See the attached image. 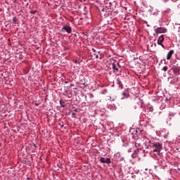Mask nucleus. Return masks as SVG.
<instances>
[{
	"label": "nucleus",
	"mask_w": 180,
	"mask_h": 180,
	"mask_svg": "<svg viewBox=\"0 0 180 180\" xmlns=\"http://www.w3.org/2000/svg\"><path fill=\"white\" fill-rule=\"evenodd\" d=\"M146 143H149L150 147L151 153H153L154 155H160L161 150H162V145L160 142H154V139H148Z\"/></svg>",
	"instance_id": "obj_1"
},
{
	"label": "nucleus",
	"mask_w": 180,
	"mask_h": 180,
	"mask_svg": "<svg viewBox=\"0 0 180 180\" xmlns=\"http://www.w3.org/2000/svg\"><path fill=\"white\" fill-rule=\"evenodd\" d=\"M141 154H144L143 150L137 149L134 152V153H132L131 157L132 158H140L141 157Z\"/></svg>",
	"instance_id": "obj_2"
},
{
	"label": "nucleus",
	"mask_w": 180,
	"mask_h": 180,
	"mask_svg": "<svg viewBox=\"0 0 180 180\" xmlns=\"http://www.w3.org/2000/svg\"><path fill=\"white\" fill-rule=\"evenodd\" d=\"M67 32V33H72V29L70 25H65L63 27L61 32Z\"/></svg>",
	"instance_id": "obj_3"
},
{
	"label": "nucleus",
	"mask_w": 180,
	"mask_h": 180,
	"mask_svg": "<svg viewBox=\"0 0 180 180\" xmlns=\"http://www.w3.org/2000/svg\"><path fill=\"white\" fill-rule=\"evenodd\" d=\"M155 33H167V28L165 27H157L155 29Z\"/></svg>",
	"instance_id": "obj_4"
},
{
	"label": "nucleus",
	"mask_w": 180,
	"mask_h": 180,
	"mask_svg": "<svg viewBox=\"0 0 180 180\" xmlns=\"http://www.w3.org/2000/svg\"><path fill=\"white\" fill-rule=\"evenodd\" d=\"M100 162L103 164H110V162H112V161H110V158H101Z\"/></svg>",
	"instance_id": "obj_5"
},
{
	"label": "nucleus",
	"mask_w": 180,
	"mask_h": 180,
	"mask_svg": "<svg viewBox=\"0 0 180 180\" xmlns=\"http://www.w3.org/2000/svg\"><path fill=\"white\" fill-rule=\"evenodd\" d=\"M112 70L114 72H119V63H112Z\"/></svg>",
	"instance_id": "obj_6"
},
{
	"label": "nucleus",
	"mask_w": 180,
	"mask_h": 180,
	"mask_svg": "<svg viewBox=\"0 0 180 180\" xmlns=\"http://www.w3.org/2000/svg\"><path fill=\"white\" fill-rule=\"evenodd\" d=\"M122 96H124V98H129V96H130L129 90H127V89L124 90L122 92Z\"/></svg>",
	"instance_id": "obj_7"
},
{
	"label": "nucleus",
	"mask_w": 180,
	"mask_h": 180,
	"mask_svg": "<svg viewBox=\"0 0 180 180\" xmlns=\"http://www.w3.org/2000/svg\"><path fill=\"white\" fill-rule=\"evenodd\" d=\"M173 54H174V50L169 51L167 55V60H171Z\"/></svg>",
	"instance_id": "obj_8"
},
{
	"label": "nucleus",
	"mask_w": 180,
	"mask_h": 180,
	"mask_svg": "<svg viewBox=\"0 0 180 180\" xmlns=\"http://www.w3.org/2000/svg\"><path fill=\"white\" fill-rule=\"evenodd\" d=\"M165 40L164 35H161L158 39V44H161V43H163Z\"/></svg>",
	"instance_id": "obj_9"
},
{
	"label": "nucleus",
	"mask_w": 180,
	"mask_h": 180,
	"mask_svg": "<svg viewBox=\"0 0 180 180\" xmlns=\"http://www.w3.org/2000/svg\"><path fill=\"white\" fill-rule=\"evenodd\" d=\"M174 151H175V153H176L178 157L180 158V147L174 148Z\"/></svg>",
	"instance_id": "obj_10"
},
{
	"label": "nucleus",
	"mask_w": 180,
	"mask_h": 180,
	"mask_svg": "<svg viewBox=\"0 0 180 180\" xmlns=\"http://www.w3.org/2000/svg\"><path fill=\"white\" fill-rule=\"evenodd\" d=\"M59 103H60V105L61 108H65V101H63L60 100L59 101Z\"/></svg>",
	"instance_id": "obj_11"
},
{
	"label": "nucleus",
	"mask_w": 180,
	"mask_h": 180,
	"mask_svg": "<svg viewBox=\"0 0 180 180\" xmlns=\"http://www.w3.org/2000/svg\"><path fill=\"white\" fill-rule=\"evenodd\" d=\"M135 103H136V105H135V109H137V108L141 107V105L140 104V103H139V101H135Z\"/></svg>",
	"instance_id": "obj_12"
},
{
	"label": "nucleus",
	"mask_w": 180,
	"mask_h": 180,
	"mask_svg": "<svg viewBox=\"0 0 180 180\" xmlns=\"http://www.w3.org/2000/svg\"><path fill=\"white\" fill-rule=\"evenodd\" d=\"M163 13H171V8H167L163 11Z\"/></svg>",
	"instance_id": "obj_13"
},
{
	"label": "nucleus",
	"mask_w": 180,
	"mask_h": 180,
	"mask_svg": "<svg viewBox=\"0 0 180 180\" xmlns=\"http://www.w3.org/2000/svg\"><path fill=\"white\" fill-rule=\"evenodd\" d=\"M108 109H110V110H112L115 109V105L108 104Z\"/></svg>",
	"instance_id": "obj_14"
},
{
	"label": "nucleus",
	"mask_w": 180,
	"mask_h": 180,
	"mask_svg": "<svg viewBox=\"0 0 180 180\" xmlns=\"http://www.w3.org/2000/svg\"><path fill=\"white\" fill-rule=\"evenodd\" d=\"M169 134V132H167L165 134H161V136L164 137V139H167L168 137Z\"/></svg>",
	"instance_id": "obj_15"
},
{
	"label": "nucleus",
	"mask_w": 180,
	"mask_h": 180,
	"mask_svg": "<svg viewBox=\"0 0 180 180\" xmlns=\"http://www.w3.org/2000/svg\"><path fill=\"white\" fill-rule=\"evenodd\" d=\"M168 70V66H165L163 67V68L162 69V71H164L165 72H167V70Z\"/></svg>",
	"instance_id": "obj_16"
},
{
	"label": "nucleus",
	"mask_w": 180,
	"mask_h": 180,
	"mask_svg": "<svg viewBox=\"0 0 180 180\" xmlns=\"http://www.w3.org/2000/svg\"><path fill=\"white\" fill-rule=\"evenodd\" d=\"M169 117L172 116V117H174L175 116V113H174V112H169Z\"/></svg>",
	"instance_id": "obj_17"
},
{
	"label": "nucleus",
	"mask_w": 180,
	"mask_h": 180,
	"mask_svg": "<svg viewBox=\"0 0 180 180\" xmlns=\"http://www.w3.org/2000/svg\"><path fill=\"white\" fill-rule=\"evenodd\" d=\"M36 11H30V13H31V15H34V13H36Z\"/></svg>",
	"instance_id": "obj_18"
},
{
	"label": "nucleus",
	"mask_w": 180,
	"mask_h": 180,
	"mask_svg": "<svg viewBox=\"0 0 180 180\" xmlns=\"http://www.w3.org/2000/svg\"><path fill=\"white\" fill-rule=\"evenodd\" d=\"M148 110L149 112H153V110H154V108L153 107H149Z\"/></svg>",
	"instance_id": "obj_19"
},
{
	"label": "nucleus",
	"mask_w": 180,
	"mask_h": 180,
	"mask_svg": "<svg viewBox=\"0 0 180 180\" xmlns=\"http://www.w3.org/2000/svg\"><path fill=\"white\" fill-rule=\"evenodd\" d=\"M18 19H16V17H13V22H17Z\"/></svg>",
	"instance_id": "obj_20"
},
{
	"label": "nucleus",
	"mask_w": 180,
	"mask_h": 180,
	"mask_svg": "<svg viewBox=\"0 0 180 180\" xmlns=\"http://www.w3.org/2000/svg\"><path fill=\"white\" fill-rule=\"evenodd\" d=\"M159 46H161V47H162V49H165V46H164V44H162V43H161V44H159Z\"/></svg>",
	"instance_id": "obj_21"
},
{
	"label": "nucleus",
	"mask_w": 180,
	"mask_h": 180,
	"mask_svg": "<svg viewBox=\"0 0 180 180\" xmlns=\"http://www.w3.org/2000/svg\"><path fill=\"white\" fill-rule=\"evenodd\" d=\"M19 58H20V60H23V56H22V55H20V56H19Z\"/></svg>",
	"instance_id": "obj_22"
},
{
	"label": "nucleus",
	"mask_w": 180,
	"mask_h": 180,
	"mask_svg": "<svg viewBox=\"0 0 180 180\" xmlns=\"http://www.w3.org/2000/svg\"><path fill=\"white\" fill-rule=\"evenodd\" d=\"M75 116H76V114H75V112H72V117H75Z\"/></svg>",
	"instance_id": "obj_23"
},
{
	"label": "nucleus",
	"mask_w": 180,
	"mask_h": 180,
	"mask_svg": "<svg viewBox=\"0 0 180 180\" xmlns=\"http://www.w3.org/2000/svg\"><path fill=\"white\" fill-rule=\"evenodd\" d=\"M94 55L95 56L96 58H98V56L97 53H94Z\"/></svg>",
	"instance_id": "obj_24"
},
{
	"label": "nucleus",
	"mask_w": 180,
	"mask_h": 180,
	"mask_svg": "<svg viewBox=\"0 0 180 180\" xmlns=\"http://www.w3.org/2000/svg\"><path fill=\"white\" fill-rule=\"evenodd\" d=\"M91 50L94 53H96V50H95V49H92Z\"/></svg>",
	"instance_id": "obj_25"
},
{
	"label": "nucleus",
	"mask_w": 180,
	"mask_h": 180,
	"mask_svg": "<svg viewBox=\"0 0 180 180\" xmlns=\"http://www.w3.org/2000/svg\"><path fill=\"white\" fill-rule=\"evenodd\" d=\"M173 2H176L178 0H172Z\"/></svg>",
	"instance_id": "obj_26"
},
{
	"label": "nucleus",
	"mask_w": 180,
	"mask_h": 180,
	"mask_svg": "<svg viewBox=\"0 0 180 180\" xmlns=\"http://www.w3.org/2000/svg\"><path fill=\"white\" fill-rule=\"evenodd\" d=\"M165 64H167V60H164Z\"/></svg>",
	"instance_id": "obj_27"
},
{
	"label": "nucleus",
	"mask_w": 180,
	"mask_h": 180,
	"mask_svg": "<svg viewBox=\"0 0 180 180\" xmlns=\"http://www.w3.org/2000/svg\"><path fill=\"white\" fill-rule=\"evenodd\" d=\"M162 1H164V2H167V1H168V0H162Z\"/></svg>",
	"instance_id": "obj_28"
},
{
	"label": "nucleus",
	"mask_w": 180,
	"mask_h": 180,
	"mask_svg": "<svg viewBox=\"0 0 180 180\" xmlns=\"http://www.w3.org/2000/svg\"><path fill=\"white\" fill-rule=\"evenodd\" d=\"M177 6H178V8H179V9H180V4H179Z\"/></svg>",
	"instance_id": "obj_29"
},
{
	"label": "nucleus",
	"mask_w": 180,
	"mask_h": 180,
	"mask_svg": "<svg viewBox=\"0 0 180 180\" xmlns=\"http://www.w3.org/2000/svg\"><path fill=\"white\" fill-rule=\"evenodd\" d=\"M75 112H78V110H75Z\"/></svg>",
	"instance_id": "obj_30"
}]
</instances>
